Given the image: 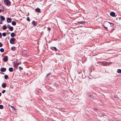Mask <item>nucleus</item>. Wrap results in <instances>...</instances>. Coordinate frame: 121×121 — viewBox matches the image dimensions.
Returning <instances> with one entry per match:
<instances>
[{
  "instance_id": "obj_1",
  "label": "nucleus",
  "mask_w": 121,
  "mask_h": 121,
  "mask_svg": "<svg viewBox=\"0 0 121 121\" xmlns=\"http://www.w3.org/2000/svg\"><path fill=\"white\" fill-rule=\"evenodd\" d=\"M99 63H101V65L104 66L109 65L112 63L111 62H108L106 61L100 62H99Z\"/></svg>"
},
{
  "instance_id": "obj_2",
  "label": "nucleus",
  "mask_w": 121,
  "mask_h": 121,
  "mask_svg": "<svg viewBox=\"0 0 121 121\" xmlns=\"http://www.w3.org/2000/svg\"><path fill=\"white\" fill-rule=\"evenodd\" d=\"M108 22H105L103 24V26L107 30H108L107 26L108 25Z\"/></svg>"
},
{
  "instance_id": "obj_3",
  "label": "nucleus",
  "mask_w": 121,
  "mask_h": 121,
  "mask_svg": "<svg viewBox=\"0 0 121 121\" xmlns=\"http://www.w3.org/2000/svg\"><path fill=\"white\" fill-rule=\"evenodd\" d=\"M13 63V65L14 67L15 68H17L18 67V66L19 64H21V62L20 61L18 62V61H14Z\"/></svg>"
},
{
  "instance_id": "obj_4",
  "label": "nucleus",
  "mask_w": 121,
  "mask_h": 121,
  "mask_svg": "<svg viewBox=\"0 0 121 121\" xmlns=\"http://www.w3.org/2000/svg\"><path fill=\"white\" fill-rule=\"evenodd\" d=\"M16 39L14 38H11L10 40V42L11 44H13L14 42L15 41Z\"/></svg>"
},
{
  "instance_id": "obj_5",
  "label": "nucleus",
  "mask_w": 121,
  "mask_h": 121,
  "mask_svg": "<svg viewBox=\"0 0 121 121\" xmlns=\"http://www.w3.org/2000/svg\"><path fill=\"white\" fill-rule=\"evenodd\" d=\"M8 29L11 31H12L13 30V28L10 26L9 25H8Z\"/></svg>"
},
{
  "instance_id": "obj_6",
  "label": "nucleus",
  "mask_w": 121,
  "mask_h": 121,
  "mask_svg": "<svg viewBox=\"0 0 121 121\" xmlns=\"http://www.w3.org/2000/svg\"><path fill=\"white\" fill-rule=\"evenodd\" d=\"M10 104V103H9V106H10V107L11 108L12 110H14L15 111H16V109L12 105H11Z\"/></svg>"
},
{
  "instance_id": "obj_7",
  "label": "nucleus",
  "mask_w": 121,
  "mask_h": 121,
  "mask_svg": "<svg viewBox=\"0 0 121 121\" xmlns=\"http://www.w3.org/2000/svg\"><path fill=\"white\" fill-rule=\"evenodd\" d=\"M50 49L54 51H57V49L55 47H51L50 48Z\"/></svg>"
},
{
  "instance_id": "obj_8",
  "label": "nucleus",
  "mask_w": 121,
  "mask_h": 121,
  "mask_svg": "<svg viewBox=\"0 0 121 121\" xmlns=\"http://www.w3.org/2000/svg\"><path fill=\"white\" fill-rule=\"evenodd\" d=\"M110 15L112 17H114L115 15V13L114 12H112L110 13Z\"/></svg>"
},
{
  "instance_id": "obj_9",
  "label": "nucleus",
  "mask_w": 121,
  "mask_h": 121,
  "mask_svg": "<svg viewBox=\"0 0 121 121\" xmlns=\"http://www.w3.org/2000/svg\"><path fill=\"white\" fill-rule=\"evenodd\" d=\"M8 60V57L6 56L4 57L3 61L4 62H6Z\"/></svg>"
},
{
  "instance_id": "obj_10",
  "label": "nucleus",
  "mask_w": 121,
  "mask_h": 121,
  "mask_svg": "<svg viewBox=\"0 0 121 121\" xmlns=\"http://www.w3.org/2000/svg\"><path fill=\"white\" fill-rule=\"evenodd\" d=\"M86 22L84 21H80V22H78L77 23L78 24H84Z\"/></svg>"
},
{
  "instance_id": "obj_11",
  "label": "nucleus",
  "mask_w": 121,
  "mask_h": 121,
  "mask_svg": "<svg viewBox=\"0 0 121 121\" xmlns=\"http://www.w3.org/2000/svg\"><path fill=\"white\" fill-rule=\"evenodd\" d=\"M40 9L39 8H37L35 9V11L37 12L40 13Z\"/></svg>"
},
{
  "instance_id": "obj_12",
  "label": "nucleus",
  "mask_w": 121,
  "mask_h": 121,
  "mask_svg": "<svg viewBox=\"0 0 121 121\" xmlns=\"http://www.w3.org/2000/svg\"><path fill=\"white\" fill-rule=\"evenodd\" d=\"M36 22L34 21H33L32 22V24L35 26H37V23Z\"/></svg>"
},
{
  "instance_id": "obj_13",
  "label": "nucleus",
  "mask_w": 121,
  "mask_h": 121,
  "mask_svg": "<svg viewBox=\"0 0 121 121\" xmlns=\"http://www.w3.org/2000/svg\"><path fill=\"white\" fill-rule=\"evenodd\" d=\"M10 36L12 37H15V33L14 32L12 33L11 34Z\"/></svg>"
},
{
  "instance_id": "obj_14",
  "label": "nucleus",
  "mask_w": 121,
  "mask_h": 121,
  "mask_svg": "<svg viewBox=\"0 0 121 121\" xmlns=\"http://www.w3.org/2000/svg\"><path fill=\"white\" fill-rule=\"evenodd\" d=\"M2 87L3 88H5L6 87V84L5 83H3L2 84Z\"/></svg>"
},
{
  "instance_id": "obj_15",
  "label": "nucleus",
  "mask_w": 121,
  "mask_h": 121,
  "mask_svg": "<svg viewBox=\"0 0 121 121\" xmlns=\"http://www.w3.org/2000/svg\"><path fill=\"white\" fill-rule=\"evenodd\" d=\"M12 24L13 26H15L16 24V23L14 21H13L12 22Z\"/></svg>"
},
{
  "instance_id": "obj_16",
  "label": "nucleus",
  "mask_w": 121,
  "mask_h": 121,
  "mask_svg": "<svg viewBox=\"0 0 121 121\" xmlns=\"http://www.w3.org/2000/svg\"><path fill=\"white\" fill-rule=\"evenodd\" d=\"M6 69H0V70L2 72H4L6 71Z\"/></svg>"
},
{
  "instance_id": "obj_17",
  "label": "nucleus",
  "mask_w": 121,
  "mask_h": 121,
  "mask_svg": "<svg viewBox=\"0 0 121 121\" xmlns=\"http://www.w3.org/2000/svg\"><path fill=\"white\" fill-rule=\"evenodd\" d=\"M77 72L78 73V74H80V73H82V70H81V69H79V70H78V71H77Z\"/></svg>"
},
{
  "instance_id": "obj_18",
  "label": "nucleus",
  "mask_w": 121,
  "mask_h": 121,
  "mask_svg": "<svg viewBox=\"0 0 121 121\" xmlns=\"http://www.w3.org/2000/svg\"><path fill=\"white\" fill-rule=\"evenodd\" d=\"M2 21H4L5 20V18L3 16H1L0 17Z\"/></svg>"
},
{
  "instance_id": "obj_19",
  "label": "nucleus",
  "mask_w": 121,
  "mask_h": 121,
  "mask_svg": "<svg viewBox=\"0 0 121 121\" xmlns=\"http://www.w3.org/2000/svg\"><path fill=\"white\" fill-rule=\"evenodd\" d=\"M11 19L9 17H8V23H10L11 22Z\"/></svg>"
},
{
  "instance_id": "obj_20",
  "label": "nucleus",
  "mask_w": 121,
  "mask_h": 121,
  "mask_svg": "<svg viewBox=\"0 0 121 121\" xmlns=\"http://www.w3.org/2000/svg\"><path fill=\"white\" fill-rule=\"evenodd\" d=\"M117 72L118 73H121V69H118Z\"/></svg>"
},
{
  "instance_id": "obj_21",
  "label": "nucleus",
  "mask_w": 121,
  "mask_h": 121,
  "mask_svg": "<svg viewBox=\"0 0 121 121\" xmlns=\"http://www.w3.org/2000/svg\"><path fill=\"white\" fill-rule=\"evenodd\" d=\"M4 3L5 4L8 6V0H4Z\"/></svg>"
},
{
  "instance_id": "obj_22",
  "label": "nucleus",
  "mask_w": 121,
  "mask_h": 121,
  "mask_svg": "<svg viewBox=\"0 0 121 121\" xmlns=\"http://www.w3.org/2000/svg\"><path fill=\"white\" fill-rule=\"evenodd\" d=\"M11 50L13 51H14L15 50V47H12L11 48Z\"/></svg>"
},
{
  "instance_id": "obj_23",
  "label": "nucleus",
  "mask_w": 121,
  "mask_h": 121,
  "mask_svg": "<svg viewBox=\"0 0 121 121\" xmlns=\"http://www.w3.org/2000/svg\"><path fill=\"white\" fill-rule=\"evenodd\" d=\"M109 22L108 23V24H110V25H111L110 26H114V24H113V23H110L109 22Z\"/></svg>"
},
{
  "instance_id": "obj_24",
  "label": "nucleus",
  "mask_w": 121,
  "mask_h": 121,
  "mask_svg": "<svg viewBox=\"0 0 121 121\" xmlns=\"http://www.w3.org/2000/svg\"><path fill=\"white\" fill-rule=\"evenodd\" d=\"M0 51L1 52H3L4 51V49L3 48H1L0 49Z\"/></svg>"
},
{
  "instance_id": "obj_25",
  "label": "nucleus",
  "mask_w": 121,
  "mask_h": 121,
  "mask_svg": "<svg viewBox=\"0 0 121 121\" xmlns=\"http://www.w3.org/2000/svg\"><path fill=\"white\" fill-rule=\"evenodd\" d=\"M3 106L2 105H0V109H2L3 108Z\"/></svg>"
},
{
  "instance_id": "obj_26",
  "label": "nucleus",
  "mask_w": 121,
  "mask_h": 121,
  "mask_svg": "<svg viewBox=\"0 0 121 121\" xmlns=\"http://www.w3.org/2000/svg\"><path fill=\"white\" fill-rule=\"evenodd\" d=\"M89 96L92 99H93V98H94V96L92 95H89Z\"/></svg>"
},
{
  "instance_id": "obj_27",
  "label": "nucleus",
  "mask_w": 121,
  "mask_h": 121,
  "mask_svg": "<svg viewBox=\"0 0 121 121\" xmlns=\"http://www.w3.org/2000/svg\"><path fill=\"white\" fill-rule=\"evenodd\" d=\"M4 77L5 79H6L8 78V75H5L4 76Z\"/></svg>"
},
{
  "instance_id": "obj_28",
  "label": "nucleus",
  "mask_w": 121,
  "mask_h": 121,
  "mask_svg": "<svg viewBox=\"0 0 121 121\" xmlns=\"http://www.w3.org/2000/svg\"><path fill=\"white\" fill-rule=\"evenodd\" d=\"M48 73L46 75V77H48L49 75H50V73Z\"/></svg>"
},
{
  "instance_id": "obj_29",
  "label": "nucleus",
  "mask_w": 121,
  "mask_h": 121,
  "mask_svg": "<svg viewBox=\"0 0 121 121\" xmlns=\"http://www.w3.org/2000/svg\"><path fill=\"white\" fill-rule=\"evenodd\" d=\"M26 20L27 21H28V22H29L30 21V19L29 17H27V19Z\"/></svg>"
},
{
  "instance_id": "obj_30",
  "label": "nucleus",
  "mask_w": 121,
  "mask_h": 121,
  "mask_svg": "<svg viewBox=\"0 0 121 121\" xmlns=\"http://www.w3.org/2000/svg\"><path fill=\"white\" fill-rule=\"evenodd\" d=\"M9 70L10 72H11L13 71V69H9Z\"/></svg>"
},
{
  "instance_id": "obj_31",
  "label": "nucleus",
  "mask_w": 121,
  "mask_h": 121,
  "mask_svg": "<svg viewBox=\"0 0 121 121\" xmlns=\"http://www.w3.org/2000/svg\"><path fill=\"white\" fill-rule=\"evenodd\" d=\"M2 35H3V36H6V34L4 32V33H3L2 34Z\"/></svg>"
},
{
  "instance_id": "obj_32",
  "label": "nucleus",
  "mask_w": 121,
  "mask_h": 121,
  "mask_svg": "<svg viewBox=\"0 0 121 121\" xmlns=\"http://www.w3.org/2000/svg\"><path fill=\"white\" fill-rule=\"evenodd\" d=\"M11 3V2L10 1L8 0V6Z\"/></svg>"
},
{
  "instance_id": "obj_33",
  "label": "nucleus",
  "mask_w": 121,
  "mask_h": 121,
  "mask_svg": "<svg viewBox=\"0 0 121 121\" xmlns=\"http://www.w3.org/2000/svg\"><path fill=\"white\" fill-rule=\"evenodd\" d=\"M3 29L4 30H5L6 29V26H4L3 28Z\"/></svg>"
},
{
  "instance_id": "obj_34",
  "label": "nucleus",
  "mask_w": 121,
  "mask_h": 121,
  "mask_svg": "<svg viewBox=\"0 0 121 121\" xmlns=\"http://www.w3.org/2000/svg\"><path fill=\"white\" fill-rule=\"evenodd\" d=\"M5 92V90H3L2 91V93H4Z\"/></svg>"
},
{
  "instance_id": "obj_35",
  "label": "nucleus",
  "mask_w": 121,
  "mask_h": 121,
  "mask_svg": "<svg viewBox=\"0 0 121 121\" xmlns=\"http://www.w3.org/2000/svg\"><path fill=\"white\" fill-rule=\"evenodd\" d=\"M93 109L95 110L96 111L98 110V109H97L96 108H94Z\"/></svg>"
},
{
  "instance_id": "obj_36",
  "label": "nucleus",
  "mask_w": 121,
  "mask_h": 121,
  "mask_svg": "<svg viewBox=\"0 0 121 121\" xmlns=\"http://www.w3.org/2000/svg\"><path fill=\"white\" fill-rule=\"evenodd\" d=\"M48 30L49 31H50L51 30V28H49V27H48Z\"/></svg>"
},
{
  "instance_id": "obj_37",
  "label": "nucleus",
  "mask_w": 121,
  "mask_h": 121,
  "mask_svg": "<svg viewBox=\"0 0 121 121\" xmlns=\"http://www.w3.org/2000/svg\"><path fill=\"white\" fill-rule=\"evenodd\" d=\"M2 46V43L0 42V47H1Z\"/></svg>"
},
{
  "instance_id": "obj_38",
  "label": "nucleus",
  "mask_w": 121,
  "mask_h": 121,
  "mask_svg": "<svg viewBox=\"0 0 121 121\" xmlns=\"http://www.w3.org/2000/svg\"><path fill=\"white\" fill-rule=\"evenodd\" d=\"M2 37V34L0 32V38Z\"/></svg>"
},
{
  "instance_id": "obj_39",
  "label": "nucleus",
  "mask_w": 121,
  "mask_h": 121,
  "mask_svg": "<svg viewBox=\"0 0 121 121\" xmlns=\"http://www.w3.org/2000/svg\"><path fill=\"white\" fill-rule=\"evenodd\" d=\"M87 94L89 96V95H90V93H87Z\"/></svg>"
},
{
  "instance_id": "obj_40",
  "label": "nucleus",
  "mask_w": 121,
  "mask_h": 121,
  "mask_svg": "<svg viewBox=\"0 0 121 121\" xmlns=\"http://www.w3.org/2000/svg\"><path fill=\"white\" fill-rule=\"evenodd\" d=\"M2 22L0 20V24H2Z\"/></svg>"
},
{
  "instance_id": "obj_41",
  "label": "nucleus",
  "mask_w": 121,
  "mask_h": 121,
  "mask_svg": "<svg viewBox=\"0 0 121 121\" xmlns=\"http://www.w3.org/2000/svg\"><path fill=\"white\" fill-rule=\"evenodd\" d=\"M18 68H22V67H21V66H20Z\"/></svg>"
},
{
  "instance_id": "obj_42",
  "label": "nucleus",
  "mask_w": 121,
  "mask_h": 121,
  "mask_svg": "<svg viewBox=\"0 0 121 121\" xmlns=\"http://www.w3.org/2000/svg\"><path fill=\"white\" fill-rule=\"evenodd\" d=\"M6 108H7V107L6 106V107L5 108L6 110Z\"/></svg>"
},
{
  "instance_id": "obj_43",
  "label": "nucleus",
  "mask_w": 121,
  "mask_h": 121,
  "mask_svg": "<svg viewBox=\"0 0 121 121\" xmlns=\"http://www.w3.org/2000/svg\"><path fill=\"white\" fill-rule=\"evenodd\" d=\"M1 94L0 92V96H1Z\"/></svg>"
},
{
  "instance_id": "obj_44",
  "label": "nucleus",
  "mask_w": 121,
  "mask_h": 121,
  "mask_svg": "<svg viewBox=\"0 0 121 121\" xmlns=\"http://www.w3.org/2000/svg\"><path fill=\"white\" fill-rule=\"evenodd\" d=\"M8 18H7V19H6V21H7V22H8Z\"/></svg>"
},
{
  "instance_id": "obj_45",
  "label": "nucleus",
  "mask_w": 121,
  "mask_h": 121,
  "mask_svg": "<svg viewBox=\"0 0 121 121\" xmlns=\"http://www.w3.org/2000/svg\"><path fill=\"white\" fill-rule=\"evenodd\" d=\"M19 69L20 70H22L23 69Z\"/></svg>"
},
{
  "instance_id": "obj_46",
  "label": "nucleus",
  "mask_w": 121,
  "mask_h": 121,
  "mask_svg": "<svg viewBox=\"0 0 121 121\" xmlns=\"http://www.w3.org/2000/svg\"><path fill=\"white\" fill-rule=\"evenodd\" d=\"M119 19V18H117V20H118V19Z\"/></svg>"
},
{
  "instance_id": "obj_47",
  "label": "nucleus",
  "mask_w": 121,
  "mask_h": 121,
  "mask_svg": "<svg viewBox=\"0 0 121 121\" xmlns=\"http://www.w3.org/2000/svg\"><path fill=\"white\" fill-rule=\"evenodd\" d=\"M56 83H54V85H55V84H56Z\"/></svg>"
},
{
  "instance_id": "obj_48",
  "label": "nucleus",
  "mask_w": 121,
  "mask_h": 121,
  "mask_svg": "<svg viewBox=\"0 0 121 121\" xmlns=\"http://www.w3.org/2000/svg\"><path fill=\"white\" fill-rule=\"evenodd\" d=\"M10 32H8V34H10Z\"/></svg>"
},
{
  "instance_id": "obj_49",
  "label": "nucleus",
  "mask_w": 121,
  "mask_h": 121,
  "mask_svg": "<svg viewBox=\"0 0 121 121\" xmlns=\"http://www.w3.org/2000/svg\"><path fill=\"white\" fill-rule=\"evenodd\" d=\"M9 68H13L12 67H10Z\"/></svg>"
},
{
  "instance_id": "obj_50",
  "label": "nucleus",
  "mask_w": 121,
  "mask_h": 121,
  "mask_svg": "<svg viewBox=\"0 0 121 121\" xmlns=\"http://www.w3.org/2000/svg\"><path fill=\"white\" fill-rule=\"evenodd\" d=\"M9 39V37H8V39Z\"/></svg>"
},
{
  "instance_id": "obj_51",
  "label": "nucleus",
  "mask_w": 121,
  "mask_h": 121,
  "mask_svg": "<svg viewBox=\"0 0 121 121\" xmlns=\"http://www.w3.org/2000/svg\"><path fill=\"white\" fill-rule=\"evenodd\" d=\"M1 12V10L0 9V13Z\"/></svg>"
},
{
  "instance_id": "obj_52",
  "label": "nucleus",
  "mask_w": 121,
  "mask_h": 121,
  "mask_svg": "<svg viewBox=\"0 0 121 121\" xmlns=\"http://www.w3.org/2000/svg\"><path fill=\"white\" fill-rule=\"evenodd\" d=\"M4 68V67H2V68Z\"/></svg>"
},
{
  "instance_id": "obj_53",
  "label": "nucleus",
  "mask_w": 121,
  "mask_h": 121,
  "mask_svg": "<svg viewBox=\"0 0 121 121\" xmlns=\"http://www.w3.org/2000/svg\"><path fill=\"white\" fill-rule=\"evenodd\" d=\"M64 69L65 70L66 69L64 68Z\"/></svg>"
},
{
  "instance_id": "obj_54",
  "label": "nucleus",
  "mask_w": 121,
  "mask_h": 121,
  "mask_svg": "<svg viewBox=\"0 0 121 121\" xmlns=\"http://www.w3.org/2000/svg\"><path fill=\"white\" fill-rule=\"evenodd\" d=\"M9 110H10V108H9Z\"/></svg>"
}]
</instances>
